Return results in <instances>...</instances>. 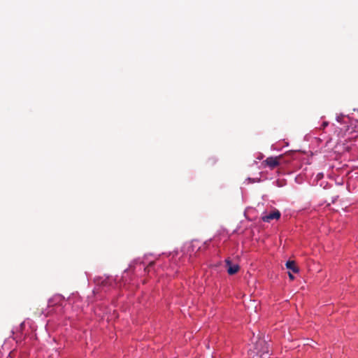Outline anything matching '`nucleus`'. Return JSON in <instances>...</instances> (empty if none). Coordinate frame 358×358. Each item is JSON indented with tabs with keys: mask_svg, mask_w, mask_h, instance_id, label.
Wrapping results in <instances>:
<instances>
[{
	"mask_svg": "<svg viewBox=\"0 0 358 358\" xmlns=\"http://www.w3.org/2000/svg\"><path fill=\"white\" fill-rule=\"evenodd\" d=\"M249 355L251 358H269V346L266 341L259 339L249 350Z\"/></svg>",
	"mask_w": 358,
	"mask_h": 358,
	"instance_id": "obj_1",
	"label": "nucleus"
},
{
	"mask_svg": "<svg viewBox=\"0 0 358 358\" xmlns=\"http://www.w3.org/2000/svg\"><path fill=\"white\" fill-rule=\"evenodd\" d=\"M282 159V155L275 157H270L266 158L264 161H263L262 164L269 167L271 169H274L275 167L278 166L280 164V160Z\"/></svg>",
	"mask_w": 358,
	"mask_h": 358,
	"instance_id": "obj_2",
	"label": "nucleus"
},
{
	"mask_svg": "<svg viewBox=\"0 0 358 358\" xmlns=\"http://www.w3.org/2000/svg\"><path fill=\"white\" fill-rule=\"evenodd\" d=\"M225 264L229 275H234L240 269L239 266L236 264H232L231 259L229 258L225 260Z\"/></svg>",
	"mask_w": 358,
	"mask_h": 358,
	"instance_id": "obj_3",
	"label": "nucleus"
},
{
	"mask_svg": "<svg viewBox=\"0 0 358 358\" xmlns=\"http://www.w3.org/2000/svg\"><path fill=\"white\" fill-rule=\"evenodd\" d=\"M280 215L281 214L278 210H274L270 213L264 215L262 219L265 222H270L272 220H278Z\"/></svg>",
	"mask_w": 358,
	"mask_h": 358,
	"instance_id": "obj_4",
	"label": "nucleus"
},
{
	"mask_svg": "<svg viewBox=\"0 0 358 358\" xmlns=\"http://www.w3.org/2000/svg\"><path fill=\"white\" fill-rule=\"evenodd\" d=\"M286 267L287 269L291 270L294 273H298L299 272V268L296 265V263L294 261H287L286 263Z\"/></svg>",
	"mask_w": 358,
	"mask_h": 358,
	"instance_id": "obj_5",
	"label": "nucleus"
},
{
	"mask_svg": "<svg viewBox=\"0 0 358 358\" xmlns=\"http://www.w3.org/2000/svg\"><path fill=\"white\" fill-rule=\"evenodd\" d=\"M328 122H324L323 124H322V127L324 128L326 127L327 125H328Z\"/></svg>",
	"mask_w": 358,
	"mask_h": 358,
	"instance_id": "obj_6",
	"label": "nucleus"
},
{
	"mask_svg": "<svg viewBox=\"0 0 358 358\" xmlns=\"http://www.w3.org/2000/svg\"><path fill=\"white\" fill-rule=\"evenodd\" d=\"M288 274H289V278H290L291 280H294V275H293L291 273H289Z\"/></svg>",
	"mask_w": 358,
	"mask_h": 358,
	"instance_id": "obj_7",
	"label": "nucleus"
}]
</instances>
